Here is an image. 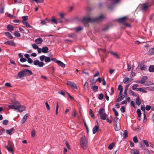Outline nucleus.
Wrapping results in <instances>:
<instances>
[{
  "mask_svg": "<svg viewBox=\"0 0 154 154\" xmlns=\"http://www.w3.org/2000/svg\"><path fill=\"white\" fill-rule=\"evenodd\" d=\"M46 56L45 55H42L40 57L39 59L42 62L45 59Z\"/></svg>",
  "mask_w": 154,
  "mask_h": 154,
  "instance_id": "obj_37",
  "label": "nucleus"
},
{
  "mask_svg": "<svg viewBox=\"0 0 154 154\" xmlns=\"http://www.w3.org/2000/svg\"><path fill=\"white\" fill-rule=\"evenodd\" d=\"M98 113L100 115V119L104 120L106 119L107 115L105 112V111L103 108L100 109Z\"/></svg>",
  "mask_w": 154,
  "mask_h": 154,
  "instance_id": "obj_4",
  "label": "nucleus"
},
{
  "mask_svg": "<svg viewBox=\"0 0 154 154\" xmlns=\"http://www.w3.org/2000/svg\"><path fill=\"white\" fill-rule=\"evenodd\" d=\"M114 126L116 131H118L121 129L120 123L114 124Z\"/></svg>",
  "mask_w": 154,
  "mask_h": 154,
  "instance_id": "obj_10",
  "label": "nucleus"
},
{
  "mask_svg": "<svg viewBox=\"0 0 154 154\" xmlns=\"http://www.w3.org/2000/svg\"><path fill=\"white\" fill-rule=\"evenodd\" d=\"M27 61L29 63H33V60L30 58L27 59Z\"/></svg>",
  "mask_w": 154,
  "mask_h": 154,
  "instance_id": "obj_55",
  "label": "nucleus"
},
{
  "mask_svg": "<svg viewBox=\"0 0 154 154\" xmlns=\"http://www.w3.org/2000/svg\"><path fill=\"white\" fill-rule=\"evenodd\" d=\"M118 89L119 90H120V91H123V88L121 85H119V86Z\"/></svg>",
  "mask_w": 154,
  "mask_h": 154,
  "instance_id": "obj_60",
  "label": "nucleus"
},
{
  "mask_svg": "<svg viewBox=\"0 0 154 154\" xmlns=\"http://www.w3.org/2000/svg\"><path fill=\"white\" fill-rule=\"evenodd\" d=\"M133 140L134 142L135 143H137L138 142V139L137 137L135 136L133 138Z\"/></svg>",
  "mask_w": 154,
  "mask_h": 154,
  "instance_id": "obj_47",
  "label": "nucleus"
},
{
  "mask_svg": "<svg viewBox=\"0 0 154 154\" xmlns=\"http://www.w3.org/2000/svg\"><path fill=\"white\" fill-rule=\"evenodd\" d=\"M137 91H140L143 93H146L147 92V91H146L145 89L142 88H137Z\"/></svg>",
  "mask_w": 154,
  "mask_h": 154,
  "instance_id": "obj_20",
  "label": "nucleus"
},
{
  "mask_svg": "<svg viewBox=\"0 0 154 154\" xmlns=\"http://www.w3.org/2000/svg\"><path fill=\"white\" fill-rule=\"evenodd\" d=\"M131 153L132 154H139V152L137 149H134L132 150L131 151Z\"/></svg>",
  "mask_w": 154,
  "mask_h": 154,
  "instance_id": "obj_23",
  "label": "nucleus"
},
{
  "mask_svg": "<svg viewBox=\"0 0 154 154\" xmlns=\"http://www.w3.org/2000/svg\"><path fill=\"white\" fill-rule=\"evenodd\" d=\"M120 97H119L116 100V102H119L121 101L123 98H124L125 96V95L122 96H120Z\"/></svg>",
  "mask_w": 154,
  "mask_h": 154,
  "instance_id": "obj_27",
  "label": "nucleus"
},
{
  "mask_svg": "<svg viewBox=\"0 0 154 154\" xmlns=\"http://www.w3.org/2000/svg\"><path fill=\"white\" fill-rule=\"evenodd\" d=\"M14 35L17 37H19L20 36V34L17 31H15L14 33Z\"/></svg>",
  "mask_w": 154,
  "mask_h": 154,
  "instance_id": "obj_32",
  "label": "nucleus"
},
{
  "mask_svg": "<svg viewBox=\"0 0 154 154\" xmlns=\"http://www.w3.org/2000/svg\"><path fill=\"white\" fill-rule=\"evenodd\" d=\"M136 103L138 106H140L141 103V102L140 100L139 97H138L136 99Z\"/></svg>",
  "mask_w": 154,
  "mask_h": 154,
  "instance_id": "obj_21",
  "label": "nucleus"
},
{
  "mask_svg": "<svg viewBox=\"0 0 154 154\" xmlns=\"http://www.w3.org/2000/svg\"><path fill=\"white\" fill-rule=\"evenodd\" d=\"M32 46L33 48L35 49L38 48V46L35 44H33L32 45Z\"/></svg>",
  "mask_w": 154,
  "mask_h": 154,
  "instance_id": "obj_43",
  "label": "nucleus"
},
{
  "mask_svg": "<svg viewBox=\"0 0 154 154\" xmlns=\"http://www.w3.org/2000/svg\"><path fill=\"white\" fill-rule=\"evenodd\" d=\"M43 41L42 39L41 38H39L35 39V42L37 44H41Z\"/></svg>",
  "mask_w": 154,
  "mask_h": 154,
  "instance_id": "obj_13",
  "label": "nucleus"
},
{
  "mask_svg": "<svg viewBox=\"0 0 154 154\" xmlns=\"http://www.w3.org/2000/svg\"><path fill=\"white\" fill-rule=\"evenodd\" d=\"M98 128V126L97 125L94 126L92 130L93 133V134H95L97 132Z\"/></svg>",
  "mask_w": 154,
  "mask_h": 154,
  "instance_id": "obj_19",
  "label": "nucleus"
},
{
  "mask_svg": "<svg viewBox=\"0 0 154 154\" xmlns=\"http://www.w3.org/2000/svg\"><path fill=\"white\" fill-rule=\"evenodd\" d=\"M110 53L112 54L115 57H118V55L117 54L113 53V52L112 51L110 52Z\"/></svg>",
  "mask_w": 154,
  "mask_h": 154,
  "instance_id": "obj_61",
  "label": "nucleus"
},
{
  "mask_svg": "<svg viewBox=\"0 0 154 154\" xmlns=\"http://www.w3.org/2000/svg\"><path fill=\"white\" fill-rule=\"evenodd\" d=\"M145 81L144 80H141L140 81H138L137 82L138 83H140L141 84H144L145 83Z\"/></svg>",
  "mask_w": 154,
  "mask_h": 154,
  "instance_id": "obj_53",
  "label": "nucleus"
},
{
  "mask_svg": "<svg viewBox=\"0 0 154 154\" xmlns=\"http://www.w3.org/2000/svg\"><path fill=\"white\" fill-rule=\"evenodd\" d=\"M151 107L149 105H147L146 106L145 109L147 111L151 109Z\"/></svg>",
  "mask_w": 154,
  "mask_h": 154,
  "instance_id": "obj_59",
  "label": "nucleus"
},
{
  "mask_svg": "<svg viewBox=\"0 0 154 154\" xmlns=\"http://www.w3.org/2000/svg\"><path fill=\"white\" fill-rule=\"evenodd\" d=\"M129 85L130 84L128 85L125 87V88L124 90V94L126 96L127 95V91Z\"/></svg>",
  "mask_w": 154,
  "mask_h": 154,
  "instance_id": "obj_31",
  "label": "nucleus"
},
{
  "mask_svg": "<svg viewBox=\"0 0 154 154\" xmlns=\"http://www.w3.org/2000/svg\"><path fill=\"white\" fill-rule=\"evenodd\" d=\"M8 121L7 120H4L3 121V124L5 125H6L8 124Z\"/></svg>",
  "mask_w": 154,
  "mask_h": 154,
  "instance_id": "obj_46",
  "label": "nucleus"
},
{
  "mask_svg": "<svg viewBox=\"0 0 154 154\" xmlns=\"http://www.w3.org/2000/svg\"><path fill=\"white\" fill-rule=\"evenodd\" d=\"M44 1V0H32V1H34L36 3H42Z\"/></svg>",
  "mask_w": 154,
  "mask_h": 154,
  "instance_id": "obj_45",
  "label": "nucleus"
},
{
  "mask_svg": "<svg viewBox=\"0 0 154 154\" xmlns=\"http://www.w3.org/2000/svg\"><path fill=\"white\" fill-rule=\"evenodd\" d=\"M47 23L46 22V21L45 20H42V21L41 22V24L42 25H46Z\"/></svg>",
  "mask_w": 154,
  "mask_h": 154,
  "instance_id": "obj_63",
  "label": "nucleus"
},
{
  "mask_svg": "<svg viewBox=\"0 0 154 154\" xmlns=\"http://www.w3.org/2000/svg\"><path fill=\"white\" fill-rule=\"evenodd\" d=\"M103 18V16L101 14L99 17L94 18H91L89 16L85 17L81 19V21L85 26H88V23H93L95 22L101 20Z\"/></svg>",
  "mask_w": 154,
  "mask_h": 154,
  "instance_id": "obj_1",
  "label": "nucleus"
},
{
  "mask_svg": "<svg viewBox=\"0 0 154 154\" xmlns=\"http://www.w3.org/2000/svg\"><path fill=\"white\" fill-rule=\"evenodd\" d=\"M31 136L32 137H34L35 135V131L34 130H32V131L31 133Z\"/></svg>",
  "mask_w": 154,
  "mask_h": 154,
  "instance_id": "obj_38",
  "label": "nucleus"
},
{
  "mask_svg": "<svg viewBox=\"0 0 154 154\" xmlns=\"http://www.w3.org/2000/svg\"><path fill=\"white\" fill-rule=\"evenodd\" d=\"M5 86L6 87H11L12 86L11 85V84L9 82H7L5 84Z\"/></svg>",
  "mask_w": 154,
  "mask_h": 154,
  "instance_id": "obj_50",
  "label": "nucleus"
},
{
  "mask_svg": "<svg viewBox=\"0 0 154 154\" xmlns=\"http://www.w3.org/2000/svg\"><path fill=\"white\" fill-rule=\"evenodd\" d=\"M137 112L138 117H140L141 115V112L140 110L139 109H138L137 111Z\"/></svg>",
  "mask_w": 154,
  "mask_h": 154,
  "instance_id": "obj_44",
  "label": "nucleus"
},
{
  "mask_svg": "<svg viewBox=\"0 0 154 154\" xmlns=\"http://www.w3.org/2000/svg\"><path fill=\"white\" fill-rule=\"evenodd\" d=\"M48 48L47 46H45L42 48V52L44 53H46L48 52Z\"/></svg>",
  "mask_w": 154,
  "mask_h": 154,
  "instance_id": "obj_17",
  "label": "nucleus"
},
{
  "mask_svg": "<svg viewBox=\"0 0 154 154\" xmlns=\"http://www.w3.org/2000/svg\"><path fill=\"white\" fill-rule=\"evenodd\" d=\"M24 76H28L31 75L32 74V72L30 70L28 69L23 70Z\"/></svg>",
  "mask_w": 154,
  "mask_h": 154,
  "instance_id": "obj_6",
  "label": "nucleus"
},
{
  "mask_svg": "<svg viewBox=\"0 0 154 154\" xmlns=\"http://www.w3.org/2000/svg\"><path fill=\"white\" fill-rule=\"evenodd\" d=\"M5 147L8 149V150L12 153V154H14L13 152V150L12 148V145L11 143H9L8 146H5Z\"/></svg>",
  "mask_w": 154,
  "mask_h": 154,
  "instance_id": "obj_7",
  "label": "nucleus"
},
{
  "mask_svg": "<svg viewBox=\"0 0 154 154\" xmlns=\"http://www.w3.org/2000/svg\"><path fill=\"white\" fill-rule=\"evenodd\" d=\"M87 142L85 136H82L81 138L80 144L82 148L84 149H85L87 148Z\"/></svg>",
  "mask_w": 154,
  "mask_h": 154,
  "instance_id": "obj_3",
  "label": "nucleus"
},
{
  "mask_svg": "<svg viewBox=\"0 0 154 154\" xmlns=\"http://www.w3.org/2000/svg\"><path fill=\"white\" fill-rule=\"evenodd\" d=\"M56 63H57L60 66H61L63 68L65 67V65L61 61L57 60L56 61Z\"/></svg>",
  "mask_w": 154,
  "mask_h": 154,
  "instance_id": "obj_14",
  "label": "nucleus"
},
{
  "mask_svg": "<svg viewBox=\"0 0 154 154\" xmlns=\"http://www.w3.org/2000/svg\"><path fill=\"white\" fill-rule=\"evenodd\" d=\"M14 130L13 128H11L10 129L7 130H6L7 133L10 135L11 134V132Z\"/></svg>",
  "mask_w": 154,
  "mask_h": 154,
  "instance_id": "obj_28",
  "label": "nucleus"
},
{
  "mask_svg": "<svg viewBox=\"0 0 154 154\" xmlns=\"http://www.w3.org/2000/svg\"><path fill=\"white\" fill-rule=\"evenodd\" d=\"M4 8L3 7H2L0 9V13L3 14L4 13Z\"/></svg>",
  "mask_w": 154,
  "mask_h": 154,
  "instance_id": "obj_52",
  "label": "nucleus"
},
{
  "mask_svg": "<svg viewBox=\"0 0 154 154\" xmlns=\"http://www.w3.org/2000/svg\"><path fill=\"white\" fill-rule=\"evenodd\" d=\"M147 69L146 66L145 65H143L141 67V69L142 70H146Z\"/></svg>",
  "mask_w": 154,
  "mask_h": 154,
  "instance_id": "obj_57",
  "label": "nucleus"
},
{
  "mask_svg": "<svg viewBox=\"0 0 154 154\" xmlns=\"http://www.w3.org/2000/svg\"><path fill=\"white\" fill-rule=\"evenodd\" d=\"M138 86V85L137 84L134 85L132 87V88L133 90H134L135 89L137 90V87Z\"/></svg>",
  "mask_w": 154,
  "mask_h": 154,
  "instance_id": "obj_49",
  "label": "nucleus"
},
{
  "mask_svg": "<svg viewBox=\"0 0 154 154\" xmlns=\"http://www.w3.org/2000/svg\"><path fill=\"white\" fill-rule=\"evenodd\" d=\"M66 84L71 87L72 88H75L76 89H77L76 85L75 83L73 82H72L69 81H68L66 83Z\"/></svg>",
  "mask_w": 154,
  "mask_h": 154,
  "instance_id": "obj_8",
  "label": "nucleus"
},
{
  "mask_svg": "<svg viewBox=\"0 0 154 154\" xmlns=\"http://www.w3.org/2000/svg\"><path fill=\"white\" fill-rule=\"evenodd\" d=\"M8 109H14L17 110V112H22L26 109V107L23 106H21L18 102L16 101L13 105H9Z\"/></svg>",
  "mask_w": 154,
  "mask_h": 154,
  "instance_id": "obj_2",
  "label": "nucleus"
},
{
  "mask_svg": "<svg viewBox=\"0 0 154 154\" xmlns=\"http://www.w3.org/2000/svg\"><path fill=\"white\" fill-rule=\"evenodd\" d=\"M112 109L113 112H114L115 115L116 116H119V113L116 109L114 108H113Z\"/></svg>",
  "mask_w": 154,
  "mask_h": 154,
  "instance_id": "obj_36",
  "label": "nucleus"
},
{
  "mask_svg": "<svg viewBox=\"0 0 154 154\" xmlns=\"http://www.w3.org/2000/svg\"><path fill=\"white\" fill-rule=\"evenodd\" d=\"M114 124L120 123V120L117 117H116L114 119Z\"/></svg>",
  "mask_w": 154,
  "mask_h": 154,
  "instance_id": "obj_18",
  "label": "nucleus"
},
{
  "mask_svg": "<svg viewBox=\"0 0 154 154\" xmlns=\"http://www.w3.org/2000/svg\"><path fill=\"white\" fill-rule=\"evenodd\" d=\"M143 142L144 143H145V144L146 145V146H149L148 142L147 140H143Z\"/></svg>",
  "mask_w": 154,
  "mask_h": 154,
  "instance_id": "obj_58",
  "label": "nucleus"
},
{
  "mask_svg": "<svg viewBox=\"0 0 154 154\" xmlns=\"http://www.w3.org/2000/svg\"><path fill=\"white\" fill-rule=\"evenodd\" d=\"M149 71L151 72L154 71V66L153 65H151L149 66Z\"/></svg>",
  "mask_w": 154,
  "mask_h": 154,
  "instance_id": "obj_33",
  "label": "nucleus"
},
{
  "mask_svg": "<svg viewBox=\"0 0 154 154\" xmlns=\"http://www.w3.org/2000/svg\"><path fill=\"white\" fill-rule=\"evenodd\" d=\"M17 75L20 78L25 76L23 70L18 72Z\"/></svg>",
  "mask_w": 154,
  "mask_h": 154,
  "instance_id": "obj_15",
  "label": "nucleus"
},
{
  "mask_svg": "<svg viewBox=\"0 0 154 154\" xmlns=\"http://www.w3.org/2000/svg\"><path fill=\"white\" fill-rule=\"evenodd\" d=\"M5 35L7 37L10 39H12L13 38V36L9 32H6Z\"/></svg>",
  "mask_w": 154,
  "mask_h": 154,
  "instance_id": "obj_24",
  "label": "nucleus"
},
{
  "mask_svg": "<svg viewBox=\"0 0 154 154\" xmlns=\"http://www.w3.org/2000/svg\"><path fill=\"white\" fill-rule=\"evenodd\" d=\"M20 61L21 62H24L26 61V59L24 58H21Z\"/></svg>",
  "mask_w": 154,
  "mask_h": 154,
  "instance_id": "obj_64",
  "label": "nucleus"
},
{
  "mask_svg": "<svg viewBox=\"0 0 154 154\" xmlns=\"http://www.w3.org/2000/svg\"><path fill=\"white\" fill-rule=\"evenodd\" d=\"M89 114L91 117H92L93 118H95V116L94 115V114L92 111V110L91 109H90L89 111Z\"/></svg>",
  "mask_w": 154,
  "mask_h": 154,
  "instance_id": "obj_29",
  "label": "nucleus"
},
{
  "mask_svg": "<svg viewBox=\"0 0 154 154\" xmlns=\"http://www.w3.org/2000/svg\"><path fill=\"white\" fill-rule=\"evenodd\" d=\"M76 31L78 32H79L80 31L82 30L83 29V28L79 26V27H77L76 28Z\"/></svg>",
  "mask_w": 154,
  "mask_h": 154,
  "instance_id": "obj_54",
  "label": "nucleus"
},
{
  "mask_svg": "<svg viewBox=\"0 0 154 154\" xmlns=\"http://www.w3.org/2000/svg\"><path fill=\"white\" fill-rule=\"evenodd\" d=\"M5 132V130L4 128H1L0 129V135H2Z\"/></svg>",
  "mask_w": 154,
  "mask_h": 154,
  "instance_id": "obj_42",
  "label": "nucleus"
},
{
  "mask_svg": "<svg viewBox=\"0 0 154 154\" xmlns=\"http://www.w3.org/2000/svg\"><path fill=\"white\" fill-rule=\"evenodd\" d=\"M51 21L55 24H57V21L56 19L54 17L51 19Z\"/></svg>",
  "mask_w": 154,
  "mask_h": 154,
  "instance_id": "obj_51",
  "label": "nucleus"
},
{
  "mask_svg": "<svg viewBox=\"0 0 154 154\" xmlns=\"http://www.w3.org/2000/svg\"><path fill=\"white\" fill-rule=\"evenodd\" d=\"M109 28V26H106L105 27H103L102 28V29L103 31H105L108 30Z\"/></svg>",
  "mask_w": 154,
  "mask_h": 154,
  "instance_id": "obj_48",
  "label": "nucleus"
},
{
  "mask_svg": "<svg viewBox=\"0 0 154 154\" xmlns=\"http://www.w3.org/2000/svg\"><path fill=\"white\" fill-rule=\"evenodd\" d=\"M5 44L7 45L14 46L15 45V43L12 41H8L5 42Z\"/></svg>",
  "mask_w": 154,
  "mask_h": 154,
  "instance_id": "obj_11",
  "label": "nucleus"
},
{
  "mask_svg": "<svg viewBox=\"0 0 154 154\" xmlns=\"http://www.w3.org/2000/svg\"><path fill=\"white\" fill-rule=\"evenodd\" d=\"M123 137L124 138H126L128 136V133L127 131L126 130L124 131L123 134Z\"/></svg>",
  "mask_w": 154,
  "mask_h": 154,
  "instance_id": "obj_35",
  "label": "nucleus"
},
{
  "mask_svg": "<svg viewBox=\"0 0 154 154\" xmlns=\"http://www.w3.org/2000/svg\"><path fill=\"white\" fill-rule=\"evenodd\" d=\"M149 6L147 4H143L142 6V9L143 11H145L148 8Z\"/></svg>",
  "mask_w": 154,
  "mask_h": 154,
  "instance_id": "obj_16",
  "label": "nucleus"
},
{
  "mask_svg": "<svg viewBox=\"0 0 154 154\" xmlns=\"http://www.w3.org/2000/svg\"><path fill=\"white\" fill-rule=\"evenodd\" d=\"M134 69V67L131 66V64L128 63V71H130L131 69L132 71H133Z\"/></svg>",
  "mask_w": 154,
  "mask_h": 154,
  "instance_id": "obj_25",
  "label": "nucleus"
},
{
  "mask_svg": "<svg viewBox=\"0 0 154 154\" xmlns=\"http://www.w3.org/2000/svg\"><path fill=\"white\" fill-rule=\"evenodd\" d=\"M29 117L28 114L27 113L23 117L22 120V123L23 124L27 119Z\"/></svg>",
  "mask_w": 154,
  "mask_h": 154,
  "instance_id": "obj_12",
  "label": "nucleus"
},
{
  "mask_svg": "<svg viewBox=\"0 0 154 154\" xmlns=\"http://www.w3.org/2000/svg\"><path fill=\"white\" fill-rule=\"evenodd\" d=\"M91 88L95 92L97 91L98 89V86L96 85L92 86Z\"/></svg>",
  "mask_w": 154,
  "mask_h": 154,
  "instance_id": "obj_30",
  "label": "nucleus"
},
{
  "mask_svg": "<svg viewBox=\"0 0 154 154\" xmlns=\"http://www.w3.org/2000/svg\"><path fill=\"white\" fill-rule=\"evenodd\" d=\"M149 51L151 54H154V48L150 49Z\"/></svg>",
  "mask_w": 154,
  "mask_h": 154,
  "instance_id": "obj_41",
  "label": "nucleus"
},
{
  "mask_svg": "<svg viewBox=\"0 0 154 154\" xmlns=\"http://www.w3.org/2000/svg\"><path fill=\"white\" fill-rule=\"evenodd\" d=\"M126 21V17H124L118 19V22L122 23H125Z\"/></svg>",
  "mask_w": 154,
  "mask_h": 154,
  "instance_id": "obj_9",
  "label": "nucleus"
},
{
  "mask_svg": "<svg viewBox=\"0 0 154 154\" xmlns=\"http://www.w3.org/2000/svg\"><path fill=\"white\" fill-rule=\"evenodd\" d=\"M7 28L8 30L10 32L13 30L14 29V28L13 26L10 24L8 26Z\"/></svg>",
  "mask_w": 154,
  "mask_h": 154,
  "instance_id": "obj_26",
  "label": "nucleus"
},
{
  "mask_svg": "<svg viewBox=\"0 0 154 154\" xmlns=\"http://www.w3.org/2000/svg\"><path fill=\"white\" fill-rule=\"evenodd\" d=\"M130 92L131 93V94L132 95L134 96H136V94L135 92H134V91L132 90H130Z\"/></svg>",
  "mask_w": 154,
  "mask_h": 154,
  "instance_id": "obj_56",
  "label": "nucleus"
},
{
  "mask_svg": "<svg viewBox=\"0 0 154 154\" xmlns=\"http://www.w3.org/2000/svg\"><path fill=\"white\" fill-rule=\"evenodd\" d=\"M51 61V58L49 57H45V61L46 62H49Z\"/></svg>",
  "mask_w": 154,
  "mask_h": 154,
  "instance_id": "obj_40",
  "label": "nucleus"
},
{
  "mask_svg": "<svg viewBox=\"0 0 154 154\" xmlns=\"http://www.w3.org/2000/svg\"><path fill=\"white\" fill-rule=\"evenodd\" d=\"M33 64L35 66H38L40 67H42L44 65V62L42 61H39L37 59L33 62Z\"/></svg>",
  "mask_w": 154,
  "mask_h": 154,
  "instance_id": "obj_5",
  "label": "nucleus"
},
{
  "mask_svg": "<svg viewBox=\"0 0 154 154\" xmlns=\"http://www.w3.org/2000/svg\"><path fill=\"white\" fill-rule=\"evenodd\" d=\"M103 94L102 93H101L99 95L98 98L99 99L102 100L103 98Z\"/></svg>",
  "mask_w": 154,
  "mask_h": 154,
  "instance_id": "obj_39",
  "label": "nucleus"
},
{
  "mask_svg": "<svg viewBox=\"0 0 154 154\" xmlns=\"http://www.w3.org/2000/svg\"><path fill=\"white\" fill-rule=\"evenodd\" d=\"M130 81H131L129 80V79L128 78H125L124 79L123 82L124 83H128Z\"/></svg>",
  "mask_w": 154,
  "mask_h": 154,
  "instance_id": "obj_34",
  "label": "nucleus"
},
{
  "mask_svg": "<svg viewBox=\"0 0 154 154\" xmlns=\"http://www.w3.org/2000/svg\"><path fill=\"white\" fill-rule=\"evenodd\" d=\"M120 110L122 112H125V107L123 106H122L120 109Z\"/></svg>",
  "mask_w": 154,
  "mask_h": 154,
  "instance_id": "obj_62",
  "label": "nucleus"
},
{
  "mask_svg": "<svg viewBox=\"0 0 154 154\" xmlns=\"http://www.w3.org/2000/svg\"><path fill=\"white\" fill-rule=\"evenodd\" d=\"M115 145V143L113 142H112L108 146V149L109 150H112L114 147V146Z\"/></svg>",
  "mask_w": 154,
  "mask_h": 154,
  "instance_id": "obj_22",
  "label": "nucleus"
}]
</instances>
